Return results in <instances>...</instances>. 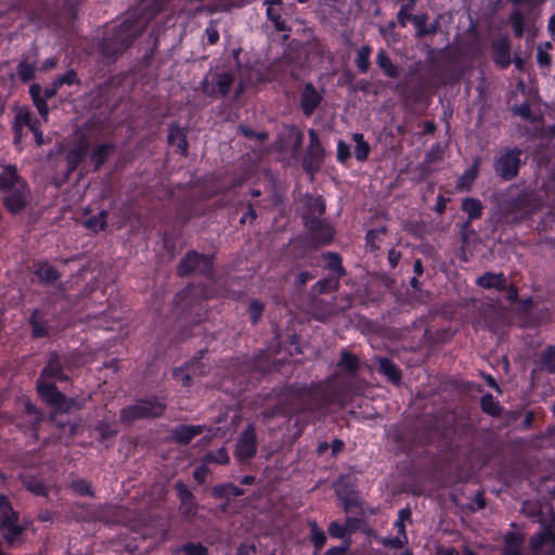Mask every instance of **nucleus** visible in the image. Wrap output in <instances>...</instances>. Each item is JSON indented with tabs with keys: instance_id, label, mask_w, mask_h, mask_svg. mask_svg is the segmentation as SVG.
Instances as JSON below:
<instances>
[{
	"instance_id": "412c9836",
	"label": "nucleus",
	"mask_w": 555,
	"mask_h": 555,
	"mask_svg": "<svg viewBox=\"0 0 555 555\" xmlns=\"http://www.w3.org/2000/svg\"><path fill=\"white\" fill-rule=\"evenodd\" d=\"M307 212L310 218H314L312 215L318 214L319 216L325 212V203L321 196H309L306 198Z\"/></svg>"
},
{
	"instance_id": "052dcab7",
	"label": "nucleus",
	"mask_w": 555,
	"mask_h": 555,
	"mask_svg": "<svg viewBox=\"0 0 555 555\" xmlns=\"http://www.w3.org/2000/svg\"><path fill=\"white\" fill-rule=\"evenodd\" d=\"M31 323H33V335L35 337H43L46 335V328L40 325L39 323H37L36 321H34V319L31 320Z\"/></svg>"
},
{
	"instance_id": "4468645a",
	"label": "nucleus",
	"mask_w": 555,
	"mask_h": 555,
	"mask_svg": "<svg viewBox=\"0 0 555 555\" xmlns=\"http://www.w3.org/2000/svg\"><path fill=\"white\" fill-rule=\"evenodd\" d=\"M410 516H411L410 511H408V509L400 511L399 517H398L397 521L395 522V527L398 531V535L386 540L385 544L390 545L392 547H400L408 541L405 532H404V522L410 519Z\"/></svg>"
},
{
	"instance_id": "e433bc0d",
	"label": "nucleus",
	"mask_w": 555,
	"mask_h": 555,
	"mask_svg": "<svg viewBox=\"0 0 555 555\" xmlns=\"http://www.w3.org/2000/svg\"><path fill=\"white\" fill-rule=\"evenodd\" d=\"M183 552L185 555H206L207 548L201 543H188L182 545L177 552Z\"/></svg>"
},
{
	"instance_id": "680f3d73",
	"label": "nucleus",
	"mask_w": 555,
	"mask_h": 555,
	"mask_svg": "<svg viewBox=\"0 0 555 555\" xmlns=\"http://www.w3.org/2000/svg\"><path fill=\"white\" fill-rule=\"evenodd\" d=\"M206 467L205 466H198L195 468L193 476L198 482H204L205 476H206Z\"/></svg>"
},
{
	"instance_id": "b1692460",
	"label": "nucleus",
	"mask_w": 555,
	"mask_h": 555,
	"mask_svg": "<svg viewBox=\"0 0 555 555\" xmlns=\"http://www.w3.org/2000/svg\"><path fill=\"white\" fill-rule=\"evenodd\" d=\"M267 18L272 22L278 31L288 30L285 20H283L281 13L275 8H266Z\"/></svg>"
},
{
	"instance_id": "7c9ffc66",
	"label": "nucleus",
	"mask_w": 555,
	"mask_h": 555,
	"mask_svg": "<svg viewBox=\"0 0 555 555\" xmlns=\"http://www.w3.org/2000/svg\"><path fill=\"white\" fill-rule=\"evenodd\" d=\"M478 169L477 163H475L469 169H467L459 180L457 186L462 190H467L477 178Z\"/></svg>"
},
{
	"instance_id": "f8f14e48",
	"label": "nucleus",
	"mask_w": 555,
	"mask_h": 555,
	"mask_svg": "<svg viewBox=\"0 0 555 555\" xmlns=\"http://www.w3.org/2000/svg\"><path fill=\"white\" fill-rule=\"evenodd\" d=\"M5 193L4 204L10 211L17 212L25 206L27 196L25 184L23 188L5 191Z\"/></svg>"
},
{
	"instance_id": "58836bf2",
	"label": "nucleus",
	"mask_w": 555,
	"mask_h": 555,
	"mask_svg": "<svg viewBox=\"0 0 555 555\" xmlns=\"http://www.w3.org/2000/svg\"><path fill=\"white\" fill-rule=\"evenodd\" d=\"M206 461L215 462L218 464H227L229 462V454L224 448H220L217 452L207 453Z\"/></svg>"
},
{
	"instance_id": "c03bdc74",
	"label": "nucleus",
	"mask_w": 555,
	"mask_h": 555,
	"mask_svg": "<svg viewBox=\"0 0 555 555\" xmlns=\"http://www.w3.org/2000/svg\"><path fill=\"white\" fill-rule=\"evenodd\" d=\"M54 81L56 87H61L63 85L70 86L77 81V74L75 70L70 69L57 77Z\"/></svg>"
},
{
	"instance_id": "393cba45",
	"label": "nucleus",
	"mask_w": 555,
	"mask_h": 555,
	"mask_svg": "<svg viewBox=\"0 0 555 555\" xmlns=\"http://www.w3.org/2000/svg\"><path fill=\"white\" fill-rule=\"evenodd\" d=\"M36 274L46 282H54L60 276L57 270L49 263H41L36 270Z\"/></svg>"
},
{
	"instance_id": "4be33fe9",
	"label": "nucleus",
	"mask_w": 555,
	"mask_h": 555,
	"mask_svg": "<svg viewBox=\"0 0 555 555\" xmlns=\"http://www.w3.org/2000/svg\"><path fill=\"white\" fill-rule=\"evenodd\" d=\"M310 533H311V542L315 548V551H320L323 548L326 542V535L324 531L318 526L315 520L309 522Z\"/></svg>"
},
{
	"instance_id": "0eeeda50",
	"label": "nucleus",
	"mask_w": 555,
	"mask_h": 555,
	"mask_svg": "<svg viewBox=\"0 0 555 555\" xmlns=\"http://www.w3.org/2000/svg\"><path fill=\"white\" fill-rule=\"evenodd\" d=\"M347 361V351L343 350L340 354V372L325 380L323 390L325 391V403L341 402L346 388L345 375L343 374L344 363Z\"/></svg>"
},
{
	"instance_id": "2f4dec72",
	"label": "nucleus",
	"mask_w": 555,
	"mask_h": 555,
	"mask_svg": "<svg viewBox=\"0 0 555 555\" xmlns=\"http://www.w3.org/2000/svg\"><path fill=\"white\" fill-rule=\"evenodd\" d=\"M462 208L469 218H477L481 214V204L479 201L474 198H466L463 201Z\"/></svg>"
},
{
	"instance_id": "9b49d317",
	"label": "nucleus",
	"mask_w": 555,
	"mask_h": 555,
	"mask_svg": "<svg viewBox=\"0 0 555 555\" xmlns=\"http://www.w3.org/2000/svg\"><path fill=\"white\" fill-rule=\"evenodd\" d=\"M40 377L49 380H66L68 376L64 373L63 361L57 353H52L48 364L43 367Z\"/></svg>"
},
{
	"instance_id": "603ef678",
	"label": "nucleus",
	"mask_w": 555,
	"mask_h": 555,
	"mask_svg": "<svg viewBox=\"0 0 555 555\" xmlns=\"http://www.w3.org/2000/svg\"><path fill=\"white\" fill-rule=\"evenodd\" d=\"M34 104H35L36 108L38 109V113L40 114V116L43 118L44 121H47L48 116H49V107H48L46 99L34 102Z\"/></svg>"
},
{
	"instance_id": "cd10ccee",
	"label": "nucleus",
	"mask_w": 555,
	"mask_h": 555,
	"mask_svg": "<svg viewBox=\"0 0 555 555\" xmlns=\"http://www.w3.org/2000/svg\"><path fill=\"white\" fill-rule=\"evenodd\" d=\"M176 489H177L178 495L181 500L182 508H184L185 513H189L190 509H189L188 505L192 504V500H193L192 492L189 490L188 486L181 481L176 483Z\"/></svg>"
},
{
	"instance_id": "f03ea898",
	"label": "nucleus",
	"mask_w": 555,
	"mask_h": 555,
	"mask_svg": "<svg viewBox=\"0 0 555 555\" xmlns=\"http://www.w3.org/2000/svg\"><path fill=\"white\" fill-rule=\"evenodd\" d=\"M37 390L39 396L50 405L62 412H68L73 409H80L82 405L76 399L66 398L57 387L48 378L39 377L37 380Z\"/></svg>"
},
{
	"instance_id": "aec40b11",
	"label": "nucleus",
	"mask_w": 555,
	"mask_h": 555,
	"mask_svg": "<svg viewBox=\"0 0 555 555\" xmlns=\"http://www.w3.org/2000/svg\"><path fill=\"white\" fill-rule=\"evenodd\" d=\"M243 493V489L232 483L219 485L212 488V494L218 499L229 496H241Z\"/></svg>"
},
{
	"instance_id": "473e14b6",
	"label": "nucleus",
	"mask_w": 555,
	"mask_h": 555,
	"mask_svg": "<svg viewBox=\"0 0 555 555\" xmlns=\"http://www.w3.org/2000/svg\"><path fill=\"white\" fill-rule=\"evenodd\" d=\"M322 157L314 156L312 153H307L304 158V169L311 176L319 169Z\"/></svg>"
},
{
	"instance_id": "9d476101",
	"label": "nucleus",
	"mask_w": 555,
	"mask_h": 555,
	"mask_svg": "<svg viewBox=\"0 0 555 555\" xmlns=\"http://www.w3.org/2000/svg\"><path fill=\"white\" fill-rule=\"evenodd\" d=\"M323 95L312 86L306 83L300 94V107L305 115L310 116L319 106Z\"/></svg>"
},
{
	"instance_id": "f704fd0d",
	"label": "nucleus",
	"mask_w": 555,
	"mask_h": 555,
	"mask_svg": "<svg viewBox=\"0 0 555 555\" xmlns=\"http://www.w3.org/2000/svg\"><path fill=\"white\" fill-rule=\"evenodd\" d=\"M309 138H310V143L307 149V153H312L314 156L318 155L319 157H322L323 150H322L319 137L314 130H312V129L309 130Z\"/></svg>"
},
{
	"instance_id": "79ce46f5",
	"label": "nucleus",
	"mask_w": 555,
	"mask_h": 555,
	"mask_svg": "<svg viewBox=\"0 0 555 555\" xmlns=\"http://www.w3.org/2000/svg\"><path fill=\"white\" fill-rule=\"evenodd\" d=\"M263 304L259 300H253L250 304H249V307H248V310H249V314H250V320L254 324H256L261 314H262V311H263Z\"/></svg>"
},
{
	"instance_id": "3c124183",
	"label": "nucleus",
	"mask_w": 555,
	"mask_h": 555,
	"mask_svg": "<svg viewBox=\"0 0 555 555\" xmlns=\"http://www.w3.org/2000/svg\"><path fill=\"white\" fill-rule=\"evenodd\" d=\"M328 257V266L333 272H338L343 274V267L340 258L335 254H327Z\"/></svg>"
},
{
	"instance_id": "ea45409f",
	"label": "nucleus",
	"mask_w": 555,
	"mask_h": 555,
	"mask_svg": "<svg viewBox=\"0 0 555 555\" xmlns=\"http://www.w3.org/2000/svg\"><path fill=\"white\" fill-rule=\"evenodd\" d=\"M328 533L332 538L343 539L347 533V524L332 521L328 526Z\"/></svg>"
},
{
	"instance_id": "c85d7f7f",
	"label": "nucleus",
	"mask_w": 555,
	"mask_h": 555,
	"mask_svg": "<svg viewBox=\"0 0 555 555\" xmlns=\"http://www.w3.org/2000/svg\"><path fill=\"white\" fill-rule=\"evenodd\" d=\"M107 212L105 210L100 211L98 216L90 217L85 221V227L98 232L103 230L106 224Z\"/></svg>"
},
{
	"instance_id": "20e7f679",
	"label": "nucleus",
	"mask_w": 555,
	"mask_h": 555,
	"mask_svg": "<svg viewBox=\"0 0 555 555\" xmlns=\"http://www.w3.org/2000/svg\"><path fill=\"white\" fill-rule=\"evenodd\" d=\"M0 531L8 543L12 544L22 533L23 529L17 524L18 515L11 507L5 495L0 494Z\"/></svg>"
},
{
	"instance_id": "72a5a7b5",
	"label": "nucleus",
	"mask_w": 555,
	"mask_h": 555,
	"mask_svg": "<svg viewBox=\"0 0 555 555\" xmlns=\"http://www.w3.org/2000/svg\"><path fill=\"white\" fill-rule=\"evenodd\" d=\"M353 140L356 141L354 155L357 159L364 160L369 156V145L362 140L360 134H354Z\"/></svg>"
},
{
	"instance_id": "5701e85b",
	"label": "nucleus",
	"mask_w": 555,
	"mask_h": 555,
	"mask_svg": "<svg viewBox=\"0 0 555 555\" xmlns=\"http://www.w3.org/2000/svg\"><path fill=\"white\" fill-rule=\"evenodd\" d=\"M114 149L111 144L99 145L91 155V160L98 169L108 157L111 151Z\"/></svg>"
},
{
	"instance_id": "c9c22d12",
	"label": "nucleus",
	"mask_w": 555,
	"mask_h": 555,
	"mask_svg": "<svg viewBox=\"0 0 555 555\" xmlns=\"http://www.w3.org/2000/svg\"><path fill=\"white\" fill-rule=\"evenodd\" d=\"M17 75L23 81H28L34 78L35 66L25 61L21 62L17 66Z\"/></svg>"
},
{
	"instance_id": "37998d69",
	"label": "nucleus",
	"mask_w": 555,
	"mask_h": 555,
	"mask_svg": "<svg viewBox=\"0 0 555 555\" xmlns=\"http://www.w3.org/2000/svg\"><path fill=\"white\" fill-rule=\"evenodd\" d=\"M511 23L513 25L515 35L520 37L525 33V22L524 16L520 13H514L511 17Z\"/></svg>"
},
{
	"instance_id": "a211bd4d",
	"label": "nucleus",
	"mask_w": 555,
	"mask_h": 555,
	"mask_svg": "<svg viewBox=\"0 0 555 555\" xmlns=\"http://www.w3.org/2000/svg\"><path fill=\"white\" fill-rule=\"evenodd\" d=\"M198 369V362L192 361L188 363L185 366L176 369L173 371V376L182 385L188 386L190 384V380L192 379V375H195Z\"/></svg>"
},
{
	"instance_id": "1a4fd4ad",
	"label": "nucleus",
	"mask_w": 555,
	"mask_h": 555,
	"mask_svg": "<svg viewBox=\"0 0 555 555\" xmlns=\"http://www.w3.org/2000/svg\"><path fill=\"white\" fill-rule=\"evenodd\" d=\"M519 154L520 152L518 150H506L500 154L495 162V170L502 178L508 180L517 175Z\"/></svg>"
},
{
	"instance_id": "4d7b16f0",
	"label": "nucleus",
	"mask_w": 555,
	"mask_h": 555,
	"mask_svg": "<svg viewBox=\"0 0 555 555\" xmlns=\"http://www.w3.org/2000/svg\"><path fill=\"white\" fill-rule=\"evenodd\" d=\"M27 488L36 493V494H43L44 493V487L42 483L38 482V481H28L27 483Z\"/></svg>"
},
{
	"instance_id": "423d86ee",
	"label": "nucleus",
	"mask_w": 555,
	"mask_h": 555,
	"mask_svg": "<svg viewBox=\"0 0 555 555\" xmlns=\"http://www.w3.org/2000/svg\"><path fill=\"white\" fill-rule=\"evenodd\" d=\"M302 218L313 246L319 247L332 242L335 230L328 222L324 219L310 218L308 215H304Z\"/></svg>"
},
{
	"instance_id": "0e129e2a",
	"label": "nucleus",
	"mask_w": 555,
	"mask_h": 555,
	"mask_svg": "<svg viewBox=\"0 0 555 555\" xmlns=\"http://www.w3.org/2000/svg\"><path fill=\"white\" fill-rule=\"evenodd\" d=\"M311 279L312 276L308 272H300L296 278V282L299 286H304Z\"/></svg>"
},
{
	"instance_id": "8fccbe9b",
	"label": "nucleus",
	"mask_w": 555,
	"mask_h": 555,
	"mask_svg": "<svg viewBox=\"0 0 555 555\" xmlns=\"http://www.w3.org/2000/svg\"><path fill=\"white\" fill-rule=\"evenodd\" d=\"M369 55L370 50L367 48H362L358 53V66L362 72L366 70L369 66Z\"/></svg>"
},
{
	"instance_id": "864d4df0",
	"label": "nucleus",
	"mask_w": 555,
	"mask_h": 555,
	"mask_svg": "<svg viewBox=\"0 0 555 555\" xmlns=\"http://www.w3.org/2000/svg\"><path fill=\"white\" fill-rule=\"evenodd\" d=\"M34 118V115L28 109H21L16 114V120L17 122L27 126L31 119Z\"/></svg>"
},
{
	"instance_id": "ddd939ff",
	"label": "nucleus",
	"mask_w": 555,
	"mask_h": 555,
	"mask_svg": "<svg viewBox=\"0 0 555 555\" xmlns=\"http://www.w3.org/2000/svg\"><path fill=\"white\" fill-rule=\"evenodd\" d=\"M23 184L25 183L17 175L15 166L4 167L2 173L0 175V189L3 192L23 188Z\"/></svg>"
},
{
	"instance_id": "e2e57ef3",
	"label": "nucleus",
	"mask_w": 555,
	"mask_h": 555,
	"mask_svg": "<svg viewBox=\"0 0 555 555\" xmlns=\"http://www.w3.org/2000/svg\"><path fill=\"white\" fill-rule=\"evenodd\" d=\"M242 132L247 137H257L259 140H263L268 137L267 132L255 133L247 127H241Z\"/></svg>"
},
{
	"instance_id": "c756f323",
	"label": "nucleus",
	"mask_w": 555,
	"mask_h": 555,
	"mask_svg": "<svg viewBox=\"0 0 555 555\" xmlns=\"http://www.w3.org/2000/svg\"><path fill=\"white\" fill-rule=\"evenodd\" d=\"M377 64L389 77H397L398 69L384 52L377 54Z\"/></svg>"
},
{
	"instance_id": "774afa93",
	"label": "nucleus",
	"mask_w": 555,
	"mask_h": 555,
	"mask_svg": "<svg viewBox=\"0 0 555 555\" xmlns=\"http://www.w3.org/2000/svg\"><path fill=\"white\" fill-rule=\"evenodd\" d=\"M33 133L35 135V141H36L37 145H42L44 143V137H43L42 131L36 130Z\"/></svg>"
},
{
	"instance_id": "6e6d98bb",
	"label": "nucleus",
	"mask_w": 555,
	"mask_h": 555,
	"mask_svg": "<svg viewBox=\"0 0 555 555\" xmlns=\"http://www.w3.org/2000/svg\"><path fill=\"white\" fill-rule=\"evenodd\" d=\"M29 93H30L33 102H37L39 100H43V96L41 95L42 90H41L39 85L30 86Z\"/></svg>"
},
{
	"instance_id": "69168bd1",
	"label": "nucleus",
	"mask_w": 555,
	"mask_h": 555,
	"mask_svg": "<svg viewBox=\"0 0 555 555\" xmlns=\"http://www.w3.org/2000/svg\"><path fill=\"white\" fill-rule=\"evenodd\" d=\"M59 88H60V87H56V86H55V81H54V82H53V86H52L51 88H47V89L44 90L43 99H46V100H47V99H51V98H53V96L55 95V93H56V91H57V89H59Z\"/></svg>"
},
{
	"instance_id": "338daca9",
	"label": "nucleus",
	"mask_w": 555,
	"mask_h": 555,
	"mask_svg": "<svg viewBox=\"0 0 555 555\" xmlns=\"http://www.w3.org/2000/svg\"><path fill=\"white\" fill-rule=\"evenodd\" d=\"M30 131L35 132L36 130H40V122L39 120L34 116L31 121L27 125Z\"/></svg>"
},
{
	"instance_id": "f257e3e1",
	"label": "nucleus",
	"mask_w": 555,
	"mask_h": 555,
	"mask_svg": "<svg viewBox=\"0 0 555 555\" xmlns=\"http://www.w3.org/2000/svg\"><path fill=\"white\" fill-rule=\"evenodd\" d=\"M165 403L157 397L139 400L135 404L121 410L120 418L124 423H131L140 418L160 416L165 411Z\"/></svg>"
},
{
	"instance_id": "a19ab883",
	"label": "nucleus",
	"mask_w": 555,
	"mask_h": 555,
	"mask_svg": "<svg viewBox=\"0 0 555 555\" xmlns=\"http://www.w3.org/2000/svg\"><path fill=\"white\" fill-rule=\"evenodd\" d=\"M481 405L483 411L491 415H495L499 413V404L490 395L482 397Z\"/></svg>"
},
{
	"instance_id": "f3484780",
	"label": "nucleus",
	"mask_w": 555,
	"mask_h": 555,
	"mask_svg": "<svg viewBox=\"0 0 555 555\" xmlns=\"http://www.w3.org/2000/svg\"><path fill=\"white\" fill-rule=\"evenodd\" d=\"M88 153V144L81 141L76 147L66 155L67 169L74 171Z\"/></svg>"
},
{
	"instance_id": "dca6fc26",
	"label": "nucleus",
	"mask_w": 555,
	"mask_h": 555,
	"mask_svg": "<svg viewBox=\"0 0 555 555\" xmlns=\"http://www.w3.org/2000/svg\"><path fill=\"white\" fill-rule=\"evenodd\" d=\"M168 143L176 146L180 154L185 155L188 151L185 130L177 125H171L168 133Z\"/></svg>"
},
{
	"instance_id": "6ab92c4d",
	"label": "nucleus",
	"mask_w": 555,
	"mask_h": 555,
	"mask_svg": "<svg viewBox=\"0 0 555 555\" xmlns=\"http://www.w3.org/2000/svg\"><path fill=\"white\" fill-rule=\"evenodd\" d=\"M477 284L483 288L500 289L505 285V278L503 274L485 273L477 279Z\"/></svg>"
},
{
	"instance_id": "7ed1b4c3",
	"label": "nucleus",
	"mask_w": 555,
	"mask_h": 555,
	"mask_svg": "<svg viewBox=\"0 0 555 555\" xmlns=\"http://www.w3.org/2000/svg\"><path fill=\"white\" fill-rule=\"evenodd\" d=\"M235 79L233 70L215 72L207 74L202 80L204 94L214 98H224Z\"/></svg>"
},
{
	"instance_id": "6e6552de",
	"label": "nucleus",
	"mask_w": 555,
	"mask_h": 555,
	"mask_svg": "<svg viewBox=\"0 0 555 555\" xmlns=\"http://www.w3.org/2000/svg\"><path fill=\"white\" fill-rule=\"evenodd\" d=\"M257 452V437L255 427L249 424L244 431L240 435L235 456L238 461H246L253 457Z\"/></svg>"
},
{
	"instance_id": "39448f33",
	"label": "nucleus",
	"mask_w": 555,
	"mask_h": 555,
	"mask_svg": "<svg viewBox=\"0 0 555 555\" xmlns=\"http://www.w3.org/2000/svg\"><path fill=\"white\" fill-rule=\"evenodd\" d=\"M178 272L181 276L191 273H201L210 278L212 275V258L196 251H190L181 260Z\"/></svg>"
},
{
	"instance_id": "2eb2a0df",
	"label": "nucleus",
	"mask_w": 555,
	"mask_h": 555,
	"mask_svg": "<svg viewBox=\"0 0 555 555\" xmlns=\"http://www.w3.org/2000/svg\"><path fill=\"white\" fill-rule=\"evenodd\" d=\"M204 426L181 425L172 430V439L180 443H189L194 437L203 433Z\"/></svg>"
},
{
	"instance_id": "5fc2aeb1",
	"label": "nucleus",
	"mask_w": 555,
	"mask_h": 555,
	"mask_svg": "<svg viewBox=\"0 0 555 555\" xmlns=\"http://www.w3.org/2000/svg\"><path fill=\"white\" fill-rule=\"evenodd\" d=\"M256 552V545L254 543H242L237 547L236 555H249Z\"/></svg>"
},
{
	"instance_id": "bf43d9fd",
	"label": "nucleus",
	"mask_w": 555,
	"mask_h": 555,
	"mask_svg": "<svg viewBox=\"0 0 555 555\" xmlns=\"http://www.w3.org/2000/svg\"><path fill=\"white\" fill-rule=\"evenodd\" d=\"M337 157L340 162H345L347 159V144L344 141L338 143Z\"/></svg>"
},
{
	"instance_id": "49530a36",
	"label": "nucleus",
	"mask_w": 555,
	"mask_h": 555,
	"mask_svg": "<svg viewBox=\"0 0 555 555\" xmlns=\"http://www.w3.org/2000/svg\"><path fill=\"white\" fill-rule=\"evenodd\" d=\"M543 363L548 371H555V347H550L545 350Z\"/></svg>"
},
{
	"instance_id": "a18cd8bd",
	"label": "nucleus",
	"mask_w": 555,
	"mask_h": 555,
	"mask_svg": "<svg viewBox=\"0 0 555 555\" xmlns=\"http://www.w3.org/2000/svg\"><path fill=\"white\" fill-rule=\"evenodd\" d=\"M205 35L207 37V41L209 44H215L219 40V31L217 29V24L215 21H210L208 26L205 29Z\"/></svg>"
},
{
	"instance_id": "bb28decb",
	"label": "nucleus",
	"mask_w": 555,
	"mask_h": 555,
	"mask_svg": "<svg viewBox=\"0 0 555 555\" xmlns=\"http://www.w3.org/2000/svg\"><path fill=\"white\" fill-rule=\"evenodd\" d=\"M338 287V279L337 276H330L323 280H320L313 286V292L317 294H323L327 292L335 291Z\"/></svg>"
},
{
	"instance_id": "a878e982",
	"label": "nucleus",
	"mask_w": 555,
	"mask_h": 555,
	"mask_svg": "<svg viewBox=\"0 0 555 555\" xmlns=\"http://www.w3.org/2000/svg\"><path fill=\"white\" fill-rule=\"evenodd\" d=\"M379 370L386 375L392 383H398L400 380V373L397 366L387 359H383L379 361Z\"/></svg>"
},
{
	"instance_id": "13d9d810",
	"label": "nucleus",
	"mask_w": 555,
	"mask_h": 555,
	"mask_svg": "<svg viewBox=\"0 0 555 555\" xmlns=\"http://www.w3.org/2000/svg\"><path fill=\"white\" fill-rule=\"evenodd\" d=\"M346 551H347V540H344L341 545L328 548L326 551V555L344 554Z\"/></svg>"
},
{
	"instance_id": "4c0bfd02",
	"label": "nucleus",
	"mask_w": 555,
	"mask_h": 555,
	"mask_svg": "<svg viewBox=\"0 0 555 555\" xmlns=\"http://www.w3.org/2000/svg\"><path fill=\"white\" fill-rule=\"evenodd\" d=\"M552 48L550 42H545L544 44H540L537 51V61L540 66H547L551 62V57L548 55V50Z\"/></svg>"
},
{
	"instance_id": "de8ad7c7",
	"label": "nucleus",
	"mask_w": 555,
	"mask_h": 555,
	"mask_svg": "<svg viewBox=\"0 0 555 555\" xmlns=\"http://www.w3.org/2000/svg\"><path fill=\"white\" fill-rule=\"evenodd\" d=\"M74 490L82 495H92L91 487L90 485L83 480L79 479L73 482Z\"/></svg>"
},
{
	"instance_id": "09e8293b",
	"label": "nucleus",
	"mask_w": 555,
	"mask_h": 555,
	"mask_svg": "<svg viewBox=\"0 0 555 555\" xmlns=\"http://www.w3.org/2000/svg\"><path fill=\"white\" fill-rule=\"evenodd\" d=\"M551 539H553V533L550 530H544L532 539V545L538 548Z\"/></svg>"
}]
</instances>
